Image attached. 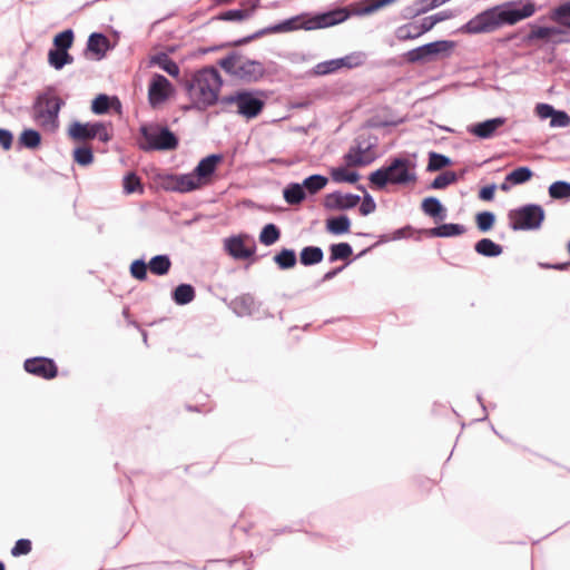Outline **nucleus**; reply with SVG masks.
Segmentation results:
<instances>
[{
	"instance_id": "nucleus-13",
	"label": "nucleus",
	"mask_w": 570,
	"mask_h": 570,
	"mask_svg": "<svg viewBox=\"0 0 570 570\" xmlns=\"http://www.w3.org/2000/svg\"><path fill=\"white\" fill-rule=\"evenodd\" d=\"M265 72V67L261 61L243 57L236 78L245 82H257L264 77Z\"/></svg>"
},
{
	"instance_id": "nucleus-61",
	"label": "nucleus",
	"mask_w": 570,
	"mask_h": 570,
	"mask_svg": "<svg viewBox=\"0 0 570 570\" xmlns=\"http://www.w3.org/2000/svg\"><path fill=\"white\" fill-rule=\"evenodd\" d=\"M13 136L8 129L0 128V146L8 150L12 146Z\"/></svg>"
},
{
	"instance_id": "nucleus-40",
	"label": "nucleus",
	"mask_w": 570,
	"mask_h": 570,
	"mask_svg": "<svg viewBox=\"0 0 570 570\" xmlns=\"http://www.w3.org/2000/svg\"><path fill=\"white\" fill-rule=\"evenodd\" d=\"M124 193L129 195L134 193H144V186L140 181V178L135 173H128L124 177L122 181Z\"/></svg>"
},
{
	"instance_id": "nucleus-54",
	"label": "nucleus",
	"mask_w": 570,
	"mask_h": 570,
	"mask_svg": "<svg viewBox=\"0 0 570 570\" xmlns=\"http://www.w3.org/2000/svg\"><path fill=\"white\" fill-rule=\"evenodd\" d=\"M342 68V63L338 59H332L328 61L321 62L316 66V72L318 75L332 73Z\"/></svg>"
},
{
	"instance_id": "nucleus-50",
	"label": "nucleus",
	"mask_w": 570,
	"mask_h": 570,
	"mask_svg": "<svg viewBox=\"0 0 570 570\" xmlns=\"http://www.w3.org/2000/svg\"><path fill=\"white\" fill-rule=\"evenodd\" d=\"M454 47V42L450 40H438L426 43V50L430 56H436L439 53L449 52Z\"/></svg>"
},
{
	"instance_id": "nucleus-2",
	"label": "nucleus",
	"mask_w": 570,
	"mask_h": 570,
	"mask_svg": "<svg viewBox=\"0 0 570 570\" xmlns=\"http://www.w3.org/2000/svg\"><path fill=\"white\" fill-rule=\"evenodd\" d=\"M350 17V12L345 8H337L334 10H330L326 12L317 13L314 17H311L308 19H305L303 22L301 21V17H293L289 19H286L284 21H281L275 24H271L268 27H265L263 29L257 30L253 35H249L247 37H244L242 39L235 40L232 45L233 46H243L246 45L255 39H258L263 36L271 35V33H282V32H288L297 29H305V30H314V29H322V28H328L333 27L335 24L342 23L345 20H347Z\"/></svg>"
},
{
	"instance_id": "nucleus-43",
	"label": "nucleus",
	"mask_w": 570,
	"mask_h": 570,
	"mask_svg": "<svg viewBox=\"0 0 570 570\" xmlns=\"http://www.w3.org/2000/svg\"><path fill=\"white\" fill-rule=\"evenodd\" d=\"M533 173L529 167H518L508 174V180L514 185L523 184L531 179Z\"/></svg>"
},
{
	"instance_id": "nucleus-18",
	"label": "nucleus",
	"mask_w": 570,
	"mask_h": 570,
	"mask_svg": "<svg viewBox=\"0 0 570 570\" xmlns=\"http://www.w3.org/2000/svg\"><path fill=\"white\" fill-rule=\"evenodd\" d=\"M505 122V119L502 117L488 119L485 121L475 124L469 128V131L482 139L491 138L497 129L501 127Z\"/></svg>"
},
{
	"instance_id": "nucleus-46",
	"label": "nucleus",
	"mask_w": 570,
	"mask_h": 570,
	"mask_svg": "<svg viewBox=\"0 0 570 570\" xmlns=\"http://www.w3.org/2000/svg\"><path fill=\"white\" fill-rule=\"evenodd\" d=\"M549 194L554 199L570 198V183H553L549 188Z\"/></svg>"
},
{
	"instance_id": "nucleus-39",
	"label": "nucleus",
	"mask_w": 570,
	"mask_h": 570,
	"mask_svg": "<svg viewBox=\"0 0 570 570\" xmlns=\"http://www.w3.org/2000/svg\"><path fill=\"white\" fill-rule=\"evenodd\" d=\"M19 142L26 148L35 149L41 144V135L35 129H24L19 137Z\"/></svg>"
},
{
	"instance_id": "nucleus-51",
	"label": "nucleus",
	"mask_w": 570,
	"mask_h": 570,
	"mask_svg": "<svg viewBox=\"0 0 570 570\" xmlns=\"http://www.w3.org/2000/svg\"><path fill=\"white\" fill-rule=\"evenodd\" d=\"M338 61L342 63V68L346 67L351 69L362 66L365 61V55L363 52H352L342 58H338Z\"/></svg>"
},
{
	"instance_id": "nucleus-16",
	"label": "nucleus",
	"mask_w": 570,
	"mask_h": 570,
	"mask_svg": "<svg viewBox=\"0 0 570 570\" xmlns=\"http://www.w3.org/2000/svg\"><path fill=\"white\" fill-rule=\"evenodd\" d=\"M225 249L236 259H246L255 254L256 246L247 247L239 236H232L225 239Z\"/></svg>"
},
{
	"instance_id": "nucleus-24",
	"label": "nucleus",
	"mask_w": 570,
	"mask_h": 570,
	"mask_svg": "<svg viewBox=\"0 0 570 570\" xmlns=\"http://www.w3.org/2000/svg\"><path fill=\"white\" fill-rule=\"evenodd\" d=\"M196 297L195 288L190 284H179L171 293V299L177 305H187Z\"/></svg>"
},
{
	"instance_id": "nucleus-12",
	"label": "nucleus",
	"mask_w": 570,
	"mask_h": 570,
	"mask_svg": "<svg viewBox=\"0 0 570 570\" xmlns=\"http://www.w3.org/2000/svg\"><path fill=\"white\" fill-rule=\"evenodd\" d=\"M23 367L28 373L45 380H51L58 374L55 361L42 356L26 360Z\"/></svg>"
},
{
	"instance_id": "nucleus-33",
	"label": "nucleus",
	"mask_w": 570,
	"mask_h": 570,
	"mask_svg": "<svg viewBox=\"0 0 570 570\" xmlns=\"http://www.w3.org/2000/svg\"><path fill=\"white\" fill-rule=\"evenodd\" d=\"M353 254V248L348 243H338L332 244L330 246V263H334L336 261H346Z\"/></svg>"
},
{
	"instance_id": "nucleus-11",
	"label": "nucleus",
	"mask_w": 570,
	"mask_h": 570,
	"mask_svg": "<svg viewBox=\"0 0 570 570\" xmlns=\"http://www.w3.org/2000/svg\"><path fill=\"white\" fill-rule=\"evenodd\" d=\"M376 147V142H367L364 144L358 141L355 147H352L348 153L345 155L344 159L347 166H367L373 163L376 158L374 148Z\"/></svg>"
},
{
	"instance_id": "nucleus-37",
	"label": "nucleus",
	"mask_w": 570,
	"mask_h": 570,
	"mask_svg": "<svg viewBox=\"0 0 570 570\" xmlns=\"http://www.w3.org/2000/svg\"><path fill=\"white\" fill-rule=\"evenodd\" d=\"M281 237V230L275 224H267L259 234V242L265 246L275 244Z\"/></svg>"
},
{
	"instance_id": "nucleus-26",
	"label": "nucleus",
	"mask_w": 570,
	"mask_h": 570,
	"mask_svg": "<svg viewBox=\"0 0 570 570\" xmlns=\"http://www.w3.org/2000/svg\"><path fill=\"white\" fill-rule=\"evenodd\" d=\"M151 63L157 65L171 77H177L180 72L179 66L165 52H159L151 58Z\"/></svg>"
},
{
	"instance_id": "nucleus-1",
	"label": "nucleus",
	"mask_w": 570,
	"mask_h": 570,
	"mask_svg": "<svg viewBox=\"0 0 570 570\" xmlns=\"http://www.w3.org/2000/svg\"><path fill=\"white\" fill-rule=\"evenodd\" d=\"M533 13L534 3L505 2L480 12L464 23L460 31L469 35L493 32L503 26L514 24Z\"/></svg>"
},
{
	"instance_id": "nucleus-8",
	"label": "nucleus",
	"mask_w": 570,
	"mask_h": 570,
	"mask_svg": "<svg viewBox=\"0 0 570 570\" xmlns=\"http://www.w3.org/2000/svg\"><path fill=\"white\" fill-rule=\"evenodd\" d=\"M219 102L223 106H232L235 105L237 107V112L247 119H252L257 117L263 108L264 100L258 97L257 92L254 91H236L235 94L223 96L219 99Z\"/></svg>"
},
{
	"instance_id": "nucleus-59",
	"label": "nucleus",
	"mask_w": 570,
	"mask_h": 570,
	"mask_svg": "<svg viewBox=\"0 0 570 570\" xmlns=\"http://www.w3.org/2000/svg\"><path fill=\"white\" fill-rule=\"evenodd\" d=\"M412 233V227L410 225L399 228L393 232L391 236H382V242L397 240L402 238L410 237Z\"/></svg>"
},
{
	"instance_id": "nucleus-45",
	"label": "nucleus",
	"mask_w": 570,
	"mask_h": 570,
	"mask_svg": "<svg viewBox=\"0 0 570 570\" xmlns=\"http://www.w3.org/2000/svg\"><path fill=\"white\" fill-rule=\"evenodd\" d=\"M73 42V31L71 29L63 30L59 32L55 39L53 45L56 49L67 50L72 46Z\"/></svg>"
},
{
	"instance_id": "nucleus-52",
	"label": "nucleus",
	"mask_w": 570,
	"mask_h": 570,
	"mask_svg": "<svg viewBox=\"0 0 570 570\" xmlns=\"http://www.w3.org/2000/svg\"><path fill=\"white\" fill-rule=\"evenodd\" d=\"M495 222V216L492 212H481L476 215V226L480 232L490 230Z\"/></svg>"
},
{
	"instance_id": "nucleus-4",
	"label": "nucleus",
	"mask_w": 570,
	"mask_h": 570,
	"mask_svg": "<svg viewBox=\"0 0 570 570\" xmlns=\"http://www.w3.org/2000/svg\"><path fill=\"white\" fill-rule=\"evenodd\" d=\"M65 104L56 88L47 87L36 97L32 104L31 116L33 121L47 131H56L59 127V114Z\"/></svg>"
},
{
	"instance_id": "nucleus-55",
	"label": "nucleus",
	"mask_w": 570,
	"mask_h": 570,
	"mask_svg": "<svg viewBox=\"0 0 570 570\" xmlns=\"http://www.w3.org/2000/svg\"><path fill=\"white\" fill-rule=\"evenodd\" d=\"M32 549V543L29 539H19L16 541L13 548L11 549V554L13 557H20L23 554H28Z\"/></svg>"
},
{
	"instance_id": "nucleus-28",
	"label": "nucleus",
	"mask_w": 570,
	"mask_h": 570,
	"mask_svg": "<svg viewBox=\"0 0 570 570\" xmlns=\"http://www.w3.org/2000/svg\"><path fill=\"white\" fill-rule=\"evenodd\" d=\"M474 249L479 255L485 257H497L502 254V246L490 238H482L476 242Z\"/></svg>"
},
{
	"instance_id": "nucleus-32",
	"label": "nucleus",
	"mask_w": 570,
	"mask_h": 570,
	"mask_svg": "<svg viewBox=\"0 0 570 570\" xmlns=\"http://www.w3.org/2000/svg\"><path fill=\"white\" fill-rule=\"evenodd\" d=\"M273 261L281 269L293 268L297 263L295 250L291 248H283L274 256Z\"/></svg>"
},
{
	"instance_id": "nucleus-42",
	"label": "nucleus",
	"mask_w": 570,
	"mask_h": 570,
	"mask_svg": "<svg viewBox=\"0 0 570 570\" xmlns=\"http://www.w3.org/2000/svg\"><path fill=\"white\" fill-rule=\"evenodd\" d=\"M458 180V176L454 171H444L436 176L433 181L431 183L432 189H443L448 187L449 185L455 183Z\"/></svg>"
},
{
	"instance_id": "nucleus-48",
	"label": "nucleus",
	"mask_w": 570,
	"mask_h": 570,
	"mask_svg": "<svg viewBox=\"0 0 570 570\" xmlns=\"http://www.w3.org/2000/svg\"><path fill=\"white\" fill-rule=\"evenodd\" d=\"M75 161L81 166H88L94 161L92 149L88 146L78 147L73 150Z\"/></svg>"
},
{
	"instance_id": "nucleus-29",
	"label": "nucleus",
	"mask_w": 570,
	"mask_h": 570,
	"mask_svg": "<svg viewBox=\"0 0 570 570\" xmlns=\"http://www.w3.org/2000/svg\"><path fill=\"white\" fill-rule=\"evenodd\" d=\"M284 199L289 205L301 204L306 195L302 184L291 183L283 191Z\"/></svg>"
},
{
	"instance_id": "nucleus-3",
	"label": "nucleus",
	"mask_w": 570,
	"mask_h": 570,
	"mask_svg": "<svg viewBox=\"0 0 570 570\" xmlns=\"http://www.w3.org/2000/svg\"><path fill=\"white\" fill-rule=\"evenodd\" d=\"M223 80L215 68H203L193 73L186 82V90L191 100V108L206 110L218 101ZM187 110L190 107L186 108Z\"/></svg>"
},
{
	"instance_id": "nucleus-57",
	"label": "nucleus",
	"mask_w": 570,
	"mask_h": 570,
	"mask_svg": "<svg viewBox=\"0 0 570 570\" xmlns=\"http://www.w3.org/2000/svg\"><path fill=\"white\" fill-rule=\"evenodd\" d=\"M414 26L415 24H407V26L400 27L396 30V38L399 40L404 41V40L415 39V38L420 37L419 35H416V30H414Z\"/></svg>"
},
{
	"instance_id": "nucleus-62",
	"label": "nucleus",
	"mask_w": 570,
	"mask_h": 570,
	"mask_svg": "<svg viewBox=\"0 0 570 570\" xmlns=\"http://www.w3.org/2000/svg\"><path fill=\"white\" fill-rule=\"evenodd\" d=\"M495 188L497 186L494 184L483 186L479 191L480 199L485 202L493 200Z\"/></svg>"
},
{
	"instance_id": "nucleus-34",
	"label": "nucleus",
	"mask_w": 570,
	"mask_h": 570,
	"mask_svg": "<svg viewBox=\"0 0 570 570\" xmlns=\"http://www.w3.org/2000/svg\"><path fill=\"white\" fill-rule=\"evenodd\" d=\"M170 266L171 262L168 255H156L148 264L150 272L158 276L166 275L169 272Z\"/></svg>"
},
{
	"instance_id": "nucleus-56",
	"label": "nucleus",
	"mask_w": 570,
	"mask_h": 570,
	"mask_svg": "<svg viewBox=\"0 0 570 570\" xmlns=\"http://www.w3.org/2000/svg\"><path fill=\"white\" fill-rule=\"evenodd\" d=\"M561 35L562 31L558 28L537 27V39L556 40Z\"/></svg>"
},
{
	"instance_id": "nucleus-15",
	"label": "nucleus",
	"mask_w": 570,
	"mask_h": 570,
	"mask_svg": "<svg viewBox=\"0 0 570 570\" xmlns=\"http://www.w3.org/2000/svg\"><path fill=\"white\" fill-rule=\"evenodd\" d=\"M537 115L541 119L550 118L551 127H568L570 125V116L567 112L556 110L548 104L537 105Z\"/></svg>"
},
{
	"instance_id": "nucleus-7",
	"label": "nucleus",
	"mask_w": 570,
	"mask_h": 570,
	"mask_svg": "<svg viewBox=\"0 0 570 570\" xmlns=\"http://www.w3.org/2000/svg\"><path fill=\"white\" fill-rule=\"evenodd\" d=\"M69 137L75 141H87L97 138L100 142H109L112 139L110 122L95 121L80 122L72 121L68 128Z\"/></svg>"
},
{
	"instance_id": "nucleus-58",
	"label": "nucleus",
	"mask_w": 570,
	"mask_h": 570,
	"mask_svg": "<svg viewBox=\"0 0 570 570\" xmlns=\"http://www.w3.org/2000/svg\"><path fill=\"white\" fill-rule=\"evenodd\" d=\"M376 209V203L370 194H365L360 205V213L363 216L372 214Z\"/></svg>"
},
{
	"instance_id": "nucleus-49",
	"label": "nucleus",
	"mask_w": 570,
	"mask_h": 570,
	"mask_svg": "<svg viewBox=\"0 0 570 570\" xmlns=\"http://www.w3.org/2000/svg\"><path fill=\"white\" fill-rule=\"evenodd\" d=\"M406 61L411 62V63H415V62H422V61H425L426 59H429L431 56H430V52L429 50H426V43L423 45V46H420L417 48H414L412 50H409L405 55H404Z\"/></svg>"
},
{
	"instance_id": "nucleus-36",
	"label": "nucleus",
	"mask_w": 570,
	"mask_h": 570,
	"mask_svg": "<svg viewBox=\"0 0 570 570\" xmlns=\"http://www.w3.org/2000/svg\"><path fill=\"white\" fill-rule=\"evenodd\" d=\"M327 181V177L315 174L306 177L302 186L304 190L306 189L309 194H316L326 186Z\"/></svg>"
},
{
	"instance_id": "nucleus-38",
	"label": "nucleus",
	"mask_w": 570,
	"mask_h": 570,
	"mask_svg": "<svg viewBox=\"0 0 570 570\" xmlns=\"http://www.w3.org/2000/svg\"><path fill=\"white\" fill-rule=\"evenodd\" d=\"M331 177L335 183L354 184L358 180L360 175L356 171H350L345 167H336L331 170Z\"/></svg>"
},
{
	"instance_id": "nucleus-63",
	"label": "nucleus",
	"mask_w": 570,
	"mask_h": 570,
	"mask_svg": "<svg viewBox=\"0 0 570 570\" xmlns=\"http://www.w3.org/2000/svg\"><path fill=\"white\" fill-rule=\"evenodd\" d=\"M343 268H344V266H341V267H336V268H333V269L326 272L322 277V282H327V281L333 279L340 272L343 271Z\"/></svg>"
},
{
	"instance_id": "nucleus-60",
	"label": "nucleus",
	"mask_w": 570,
	"mask_h": 570,
	"mask_svg": "<svg viewBox=\"0 0 570 570\" xmlns=\"http://www.w3.org/2000/svg\"><path fill=\"white\" fill-rule=\"evenodd\" d=\"M436 24V20L433 19L432 16L425 17L422 19L421 23L414 26V30H416V35L421 36L428 31H430Z\"/></svg>"
},
{
	"instance_id": "nucleus-9",
	"label": "nucleus",
	"mask_w": 570,
	"mask_h": 570,
	"mask_svg": "<svg viewBox=\"0 0 570 570\" xmlns=\"http://www.w3.org/2000/svg\"><path fill=\"white\" fill-rule=\"evenodd\" d=\"M174 92L171 82L163 75H153L148 86V100L151 107L164 104Z\"/></svg>"
},
{
	"instance_id": "nucleus-44",
	"label": "nucleus",
	"mask_w": 570,
	"mask_h": 570,
	"mask_svg": "<svg viewBox=\"0 0 570 570\" xmlns=\"http://www.w3.org/2000/svg\"><path fill=\"white\" fill-rule=\"evenodd\" d=\"M552 19L559 24L570 28V0L553 11Z\"/></svg>"
},
{
	"instance_id": "nucleus-47",
	"label": "nucleus",
	"mask_w": 570,
	"mask_h": 570,
	"mask_svg": "<svg viewBox=\"0 0 570 570\" xmlns=\"http://www.w3.org/2000/svg\"><path fill=\"white\" fill-rule=\"evenodd\" d=\"M110 105V97L105 94H100L92 100L91 111L96 115H104L108 112Z\"/></svg>"
},
{
	"instance_id": "nucleus-25",
	"label": "nucleus",
	"mask_w": 570,
	"mask_h": 570,
	"mask_svg": "<svg viewBox=\"0 0 570 570\" xmlns=\"http://www.w3.org/2000/svg\"><path fill=\"white\" fill-rule=\"evenodd\" d=\"M351 219L346 215L331 217L326 220V229L333 235H343L350 232Z\"/></svg>"
},
{
	"instance_id": "nucleus-22",
	"label": "nucleus",
	"mask_w": 570,
	"mask_h": 570,
	"mask_svg": "<svg viewBox=\"0 0 570 570\" xmlns=\"http://www.w3.org/2000/svg\"><path fill=\"white\" fill-rule=\"evenodd\" d=\"M465 230L464 225L446 223L431 228L429 235L432 237H453L464 234Z\"/></svg>"
},
{
	"instance_id": "nucleus-27",
	"label": "nucleus",
	"mask_w": 570,
	"mask_h": 570,
	"mask_svg": "<svg viewBox=\"0 0 570 570\" xmlns=\"http://www.w3.org/2000/svg\"><path fill=\"white\" fill-rule=\"evenodd\" d=\"M324 253L318 246H306L301 250L299 261L304 266H312L323 261Z\"/></svg>"
},
{
	"instance_id": "nucleus-17",
	"label": "nucleus",
	"mask_w": 570,
	"mask_h": 570,
	"mask_svg": "<svg viewBox=\"0 0 570 570\" xmlns=\"http://www.w3.org/2000/svg\"><path fill=\"white\" fill-rule=\"evenodd\" d=\"M112 48L109 38L101 32H92L87 41V50L90 51L97 60L102 59Z\"/></svg>"
},
{
	"instance_id": "nucleus-14",
	"label": "nucleus",
	"mask_w": 570,
	"mask_h": 570,
	"mask_svg": "<svg viewBox=\"0 0 570 570\" xmlns=\"http://www.w3.org/2000/svg\"><path fill=\"white\" fill-rule=\"evenodd\" d=\"M361 202V197L356 194H343L341 191H334L327 194L324 200V206L327 209H351L354 208Z\"/></svg>"
},
{
	"instance_id": "nucleus-41",
	"label": "nucleus",
	"mask_w": 570,
	"mask_h": 570,
	"mask_svg": "<svg viewBox=\"0 0 570 570\" xmlns=\"http://www.w3.org/2000/svg\"><path fill=\"white\" fill-rule=\"evenodd\" d=\"M451 165V159L442 154L431 151L429 154L428 171H438Z\"/></svg>"
},
{
	"instance_id": "nucleus-6",
	"label": "nucleus",
	"mask_w": 570,
	"mask_h": 570,
	"mask_svg": "<svg viewBox=\"0 0 570 570\" xmlns=\"http://www.w3.org/2000/svg\"><path fill=\"white\" fill-rule=\"evenodd\" d=\"M409 164L406 158H394L389 166L373 171L368 179L379 189L384 188L389 183L401 185L414 181L416 176L409 170Z\"/></svg>"
},
{
	"instance_id": "nucleus-19",
	"label": "nucleus",
	"mask_w": 570,
	"mask_h": 570,
	"mask_svg": "<svg viewBox=\"0 0 570 570\" xmlns=\"http://www.w3.org/2000/svg\"><path fill=\"white\" fill-rule=\"evenodd\" d=\"M230 308L238 316H250L256 309V301L252 294H242L230 302Z\"/></svg>"
},
{
	"instance_id": "nucleus-21",
	"label": "nucleus",
	"mask_w": 570,
	"mask_h": 570,
	"mask_svg": "<svg viewBox=\"0 0 570 570\" xmlns=\"http://www.w3.org/2000/svg\"><path fill=\"white\" fill-rule=\"evenodd\" d=\"M175 189L180 193H188L200 186V179L195 171L174 176Z\"/></svg>"
},
{
	"instance_id": "nucleus-35",
	"label": "nucleus",
	"mask_w": 570,
	"mask_h": 570,
	"mask_svg": "<svg viewBox=\"0 0 570 570\" xmlns=\"http://www.w3.org/2000/svg\"><path fill=\"white\" fill-rule=\"evenodd\" d=\"M243 56L237 52H230L219 60V66L226 73L237 77L238 68L242 62Z\"/></svg>"
},
{
	"instance_id": "nucleus-64",
	"label": "nucleus",
	"mask_w": 570,
	"mask_h": 570,
	"mask_svg": "<svg viewBox=\"0 0 570 570\" xmlns=\"http://www.w3.org/2000/svg\"><path fill=\"white\" fill-rule=\"evenodd\" d=\"M432 17H433V19L436 20V23H438L443 20L450 19L452 17V13H451V11L446 10V11H440L435 14H432Z\"/></svg>"
},
{
	"instance_id": "nucleus-20",
	"label": "nucleus",
	"mask_w": 570,
	"mask_h": 570,
	"mask_svg": "<svg viewBox=\"0 0 570 570\" xmlns=\"http://www.w3.org/2000/svg\"><path fill=\"white\" fill-rule=\"evenodd\" d=\"M223 156L219 154H212L205 158H203L196 168L194 169L195 174L198 176V178H207L212 176L217 165L222 161Z\"/></svg>"
},
{
	"instance_id": "nucleus-10",
	"label": "nucleus",
	"mask_w": 570,
	"mask_h": 570,
	"mask_svg": "<svg viewBox=\"0 0 570 570\" xmlns=\"http://www.w3.org/2000/svg\"><path fill=\"white\" fill-rule=\"evenodd\" d=\"M509 227L512 230L534 229V204L510 209L508 213Z\"/></svg>"
},
{
	"instance_id": "nucleus-5",
	"label": "nucleus",
	"mask_w": 570,
	"mask_h": 570,
	"mask_svg": "<svg viewBox=\"0 0 570 570\" xmlns=\"http://www.w3.org/2000/svg\"><path fill=\"white\" fill-rule=\"evenodd\" d=\"M139 132L141 140L139 148L144 151H167L175 150L179 145V139L168 127L157 122H150L140 126Z\"/></svg>"
},
{
	"instance_id": "nucleus-53",
	"label": "nucleus",
	"mask_w": 570,
	"mask_h": 570,
	"mask_svg": "<svg viewBox=\"0 0 570 570\" xmlns=\"http://www.w3.org/2000/svg\"><path fill=\"white\" fill-rule=\"evenodd\" d=\"M148 265L142 259H136L130 265V273L132 277L138 281H145L147 278Z\"/></svg>"
},
{
	"instance_id": "nucleus-31",
	"label": "nucleus",
	"mask_w": 570,
	"mask_h": 570,
	"mask_svg": "<svg viewBox=\"0 0 570 570\" xmlns=\"http://www.w3.org/2000/svg\"><path fill=\"white\" fill-rule=\"evenodd\" d=\"M48 61L50 66L53 67L56 70H60L66 65L71 63L73 61V58L68 53L67 50L55 48L49 50Z\"/></svg>"
},
{
	"instance_id": "nucleus-23",
	"label": "nucleus",
	"mask_w": 570,
	"mask_h": 570,
	"mask_svg": "<svg viewBox=\"0 0 570 570\" xmlns=\"http://www.w3.org/2000/svg\"><path fill=\"white\" fill-rule=\"evenodd\" d=\"M422 210L428 216L438 220H443L446 217V209L436 197H428L422 202Z\"/></svg>"
},
{
	"instance_id": "nucleus-30",
	"label": "nucleus",
	"mask_w": 570,
	"mask_h": 570,
	"mask_svg": "<svg viewBox=\"0 0 570 570\" xmlns=\"http://www.w3.org/2000/svg\"><path fill=\"white\" fill-rule=\"evenodd\" d=\"M255 9L256 4H253L249 9H230L220 12L215 19L220 21H243L249 18Z\"/></svg>"
}]
</instances>
